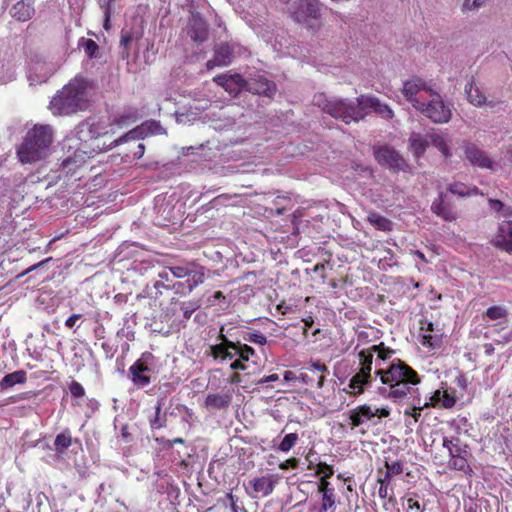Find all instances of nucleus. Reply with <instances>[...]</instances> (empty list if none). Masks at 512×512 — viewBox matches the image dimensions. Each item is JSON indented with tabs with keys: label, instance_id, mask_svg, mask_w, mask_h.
Returning <instances> with one entry per match:
<instances>
[{
	"label": "nucleus",
	"instance_id": "1",
	"mask_svg": "<svg viewBox=\"0 0 512 512\" xmlns=\"http://www.w3.org/2000/svg\"><path fill=\"white\" fill-rule=\"evenodd\" d=\"M313 104L322 109L324 113L331 115L335 119H340L344 123L359 122L367 114V110H372L384 119H392L394 112L390 106L372 95H360L356 102L328 98L324 93H318L313 96Z\"/></svg>",
	"mask_w": 512,
	"mask_h": 512
},
{
	"label": "nucleus",
	"instance_id": "2",
	"mask_svg": "<svg viewBox=\"0 0 512 512\" xmlns=\"http://www.w3.org/2000/svg\"><path fill=\"white\" fill-rule=\"evenodd\" d=\"M378 376L386 387L380 388L379 393L391 399L396 404L407 402L414 396L421 381L419 374L401 359H394L386 369H377Z\"/></svg>",
	"mask_w": 512,
	"mask_h": 512
},
{
	"label": "nucleus",
	"instance_id": "3",
	"mask_svg": "<svg viewBox=\"0 0 512 512\" xmlns=\"http://www.w3.org/2000/svg\"><path fill=\"white\" fill-rule=\"evenodd\" d=\"M89 81L76 76L65 85L50 101V109L54 115H70L86 110L89 105Z\"/></svg>",
	"mask_w": 512,
	"mask_h": 512
},
{
	"label": "nucleus",
	"instance_id": "4",
	"mask_svg": "<svg viewBox=\"0 0 512 512\" xmlns=\"http://www.w3.org/2000/svg\"><path fill=\"white\" fill-rule=\"evenodd\" d=\"M54 141L52 126L36 124L28 130L17 148V157L22 164H32L45 159Z\"/></svg>",
	"mask_w": 512,
	"mask_h": 512
},
{
	"label": "nucleus",
	"instance_id": "5",
	"mask_svg": "<svg viewBox=\"0 0 512 512\" xmlns=\"http://www.w3.org/2000/svg\"><path fill=\"white\" fill-rule=\"evenodd\" d=\"M489 205L503 218L499 224L494 245L507 253H512V208L505 206L503 202L497 199H489Z\"/></svg>",
	"mask_w": 512,
	"mask_h": 512
},
{
	"label": "nucleus",
	"instance_id": "6",
	"mask_svg": "<svg viewBox=\"0 0 512 512\" xmlns=\"http://www.w3.org/2000/svg\"><path fill=\"white\" fill-rule=\"evenodd\" d=\"M416 110L437 124L448 123L452 117L450 104L445 103L436 90H433L420 106H416Z\"/></svg>",
	"mask_w": 512,
	"mask_h": 512
},
{
	"label": "nucleus",
	"instance_id": "7",
	"mask_svg": "<svg viewBox=\"0 0 512 512\" xmlns=\"http://www.w3.org/2000/svg\"><path fill=\"white\" fill-rule=\"evenodd\" d=\"M156 357L151 352H143L129 367V379L136 389H144L152 383Z\"/></svg>",
	"mask_w": 512,
	"mask_h": 512
},
{
	"label": "nucleus",
	"instance_id": "8",
	"mask_svg": "<svg viewBox=\"0 0 512 512\" xmlns=\"http://www.w3.org/2000/svg\"><path fill=\"white\" fill-rule=\"evenodd\" d=\"M280 480V474L267 473L251 478L247 484H244V488L252 499L266 498L274 492Z\"/></svg>",
	"mask_w": 512,
	"mask_h": 512
},
{
	"label": "nucleus",
	"instance_id": "9",
	"mask_svg": "<svg viewBox=\"0 0 512 512\" xmlns=\"http://www.w3.org/2000/svg\"><path fill=\"white\" fill-rule=\"evenodd\" d=\"M433 90V87L420 77H412L404 81L402 87L404 97L415 109L416 106H420Z\"/></svg>",
	"mask_w": 512,
	"mask_h": 512
},
{
	"label": "nucleus",
	"instance_id": "10",
	"mask_svg": "<svg viewBox=\"0 0 512 512\" xmlns=\"http://www.w3.org/2000/svg\"><path fill=\"white\" fill-rule=\"evenodd\" d=\"M378 416L379 418H387L390 416V409L387 407L372 409L370 405H359L350 411L349 420L351 429L361 426L366 421Z\"/></svg>",
	"mask_w": 512,
	"mask_h": 512
},
{
	"label": "nucleus",
	"instance_id": "11",
	"mask_svg": "<svg viewBox=\"0 0 512 512\" xmlns=\"http://www.w3.org/2000/svg\"><path fill=\"white\" fill-rule=\"evenodd\" d=\"M465 159L474 167L493 169L494 161L475 143L464 140L461 144Z\"/></svg>",
	"mask_w": 512,
	"mask_h": 512
},
{
	"label": "nucleus",
	"instance_id": "12",
	"mask_svg": "<svg viewBox=\"0 0 512 512\" xmlns=\"http://www.w3.org/2000/svg\"><path fill=\"white\" fill-rule=\"evenodd\" d=\"M209 27L207 21L199 12H191L188 25L187 35L192 41L201 44L208 38Z\"/></svg>",
	"mask_w": 512,
	"mask_h": 512
},
{
	"label": "nucleus",
	"instance_id": "13",
	"mask_svg": "<svg viewBox=\"0 0 512 512\" xmlns=\"http://www.w3.org/2000/svg\"><path fill=\"white\" fill-rule=\"evenodd\" d=\"M320 16L321 8L317 0H304L297 10L291 12V17L297 23H304L309 18L319 19Z\"/></svg>",
	"mask_w": 512,
	"mask_h": 512
},
{
	"label": "nucleus",
	"instance_id": "14",
	"mask_svg": "<svg viewBox=\"0 0 512 512\" xmlns=\"http://www.w3.org/2000/svg\"><path fill=\"white\" fill-rule=\"evenodd\" d=\"M213 81L223 87L233 97H236L245 89L247 84V81L239 74L218 75L213 78Z\"/></svg>",
	"mask_w": 512,
	"mask_h": 512
},
{
	"label": "nucleus",
	"instance_id": "15",
	"mask_svg": "<svg viewBox=\"0 0 512 512\" xmlns=\"http://www.w3.org/2000/svg\"><path fill=\"white\" fill-rule=\"evenodd\" d=\"M374 155L379 164L387 165L389 168L400 170L405 163L399 153L388 146L379 147Z\"/></svg>",
	"mask_w": 512,
	"mask_h": 512
},
{
	"label": "nucleus",
	"instance_id": "16",
	"mask_svg": "<svg viewBox=\"0 0 512 512\" xmlns=\"http://www.w3.org/2000/svg\"><path fill=\"white\" fill-rule=\"evenodd\" d=\"M307 369L313 374L317 375V378H311L307 374L302 373L301 379L303 383L310 386H315L316 388H322L325 382V373H328V367L326 364L320 362L319 360H311L308 363Z\"/></svg>",
	"mask_w": 512,
	"mask_h": 512
},
{
	"label": "nucleus",
	"instance_id": "17",
	"mask_svg": "<svg viewBox=\"0 0 512 512\" xmlns=\"http://www.w3.org/2000/svg\"><path fill=\"white\" fill-rule=\"evenodd\" d=\"M234 49L228 43L219 44L214 50V57L207 61L206 67L208 70L214 67L228 66L231 63Z\"/></svg>",
	"mask_w": 512,
	"mask_h": 512
},
{
	"label": "nucleus",
	"instance_id": "18",
	"mask_svg": "<svg viewBox=\"0 0 512 512\" xmlns=\"http://www.w3.org/2000/svg\"><path fill=\"white\" fill-rule=\"evenodd\" d=\"M87 153L81 149H76L72 155L67 156L61 164L63 171L71 176H76L78 170L83 168L87 161Z\"/></svg>",
	"mask_w": 512,
	"mask_h": 512
},
{
	"label": "nucleus",
	"instance_id": "19",
	"mask_svg": "<svg viewBox=\"0 0 512 512\" xmlns=\"http://www.w3.org/2000/svg\"><path fill=\"white\" fill-rule=\"evenodd\" d=\"M237 343L234 341H225L210 346L209 354L214 360H232L236 356Z\"/></svg>",
	"mask_w": 512,
	"mask_h": 512
},
{
	"label": "nucleus",
	"instance_id": "20",
	"mask_svg": "<svg viewBox=\"0 0 512 512\" xmlns=\"http://www.w3.org/2000/svg\"><path fill=\"white\" fill-rule=\"evenodd\" d=\"M431 210L445 221H454L456 219L454 208L445 202V194L443 192H440L438 198L433 201Z\"/></svg>",
	"mask_w": 512,
	"mask_h": 512
},
{
	"label": "nucleus",
	"instance_id": "21",
	"mask_svg": "<svg viewBox=\"0 0 512 512\" xmlns=\"http://www.w3.org/2000/svg\"><path fill=\"white\" fill-rule=\"evenodd\" d=\"M12 17L17 21L25 22L32 18L35 13L34 0H20L13 5L10 11Z\"/></svg>",
	"mask_w": 512,
	"mask_h": 512
},
{
	"label": "nucleus",
	"instance_id": "22",
	"mask_svg": "<svg viewBox=\"0 0 512 512\" xmlns=\"http://www.w3.org/2000/svg\"><path fill=\"white\" fill-rule=\"evenodd\" d=\"M372 379V377H366V375L357 372L350 379L348 389H344V391L354 397L359 396L364 393L365 386L372 383Z\"/></svg>",
	"mask_w": 512,
	"mask_h": 512
},
{
	"label": "nucleus",
	"instance_id": "23",
	"mask_svg": "<svg viewBox=\"0 0 512 512\" xmlns=\"http://www.w3.org/2000/svg\"><path fill=\"white\" fill-rule=\"evenodd\" d=\"M420 330L423 332L422 334V345L429 347L431 349L439 346L441 342V338L438 335H433L431 332L434 330V325L432 322L427 320L420 321Z\"/></svg>",
	"mask_w": 512,
	"mask_h": 512
},
{
	"label": "nucleus",
	"instance_id": "24",
	"mask_svg": "<svg viewBox=\"0 0 512 512\" xmlns=\"http://www.w3.org/2000/svg\"><path fill=\"white\" fill-rule=\"evenodd\" d=\"M27 67L30 72L42 73L46 66V62L41 54L34 51L31 47L25 50Z\"/></svg>",
	"mask_w": 512,
	"mask_h": 512
},
{
	"label": "nucleus",
	"instance_id": "25",
	"mask_svg": "<svg viewBox=\"0 0 512 512\" xmlns=\"http://www.w3.org/2000/svg\"><path fill=\"white\" fill-rule=\"evenodd\" d=\"M245 89L254 94H263L271 96L275 91V85L272 82L263 78L260 80L247 82Z\"/></svg>",
	"mask_w": 512,
	"mask_h": 512
},
{
	"label": "nucleus",
	"instance_id": "26",
	"mask_svg": "<svg viewBox=\"0 0 512 512\" xmlns=\"http://www.w3.org/2000/svg\"><path fill=\"white\" fill-rule=\"evenodd\" d=\"M232 401L230 393L223 394H208L205 399V405L213 409H225L229 407Z\"/></svg>",
	"mask_w": 512,
	"mask_h": 512
},
{
	"label": "nucleus",
	"instance_id": "27",
	"mask_svg": "<svg viewBox=\"0 0 512 512\" xmlns=\"http://www.w3.org/2000/svg\"><path fill=\"white\" fill-rule=\"evenodd\" d=\"M384 466L386 468L384 472L382 469H378V477H381L382 480L390 484L394 476L400 475L403 472V463L400 460L392 462L385 461Z\"/></svg>",
	"mask_w": 512,
	"mask_h": 512
},
{
	"label": "nucleus",
	"instance_id": "28",
	"mask_svg": "<svg viewBox=\"0 0 512 512\" xmlns=\"http://www.w3.org/2000/svg\"><path fill=\"white\" fill-rule=\"evenodd\" d=\"M405 512H424L425 505L420 503V497L416 492H407L403 498Z\"/></svg>",
	"mask_w": 512,
	"mask_h": 512
},
{
	"label": "nucleus",
	"instance_id": "29",
	"mask_svg": "<svg viewBox=\"0 0 512 512\" xmlns=\"http://www.w3.org/2000/svg\"><path fill=\"white\" fill-rule=\"evenodd\" d=\"M27 380V374L24 370H18L5 375L0 381V389L5 390L16 384H23Z\"/></svg>",
	"mask_w": 512,
	"mask_h": 512
},
{
	"label": "nucleus",
	"instance_id": "30",
	"mask_svg": "<svg viewBox=\"0 0 512 512\" xmlns=\"http://www.w3.org/2000/svg\"><path fill=\"white\" fill-rule=\"evenodd\" d=\"M99 135L98 126L94 122L85 121L77 126V136L82 141H86V137L97 139Z\"/></svg>",
	"mask_w": 512,
	"mask_h": 512
},
{
	"label": "nucleus",
	"instance_id": "31",
	"mask_svg": "<svg viewBox=\"0 0 512 512\" xmlns=\"http://www.w3.org/2000/svg\"><path fill=\"white\" fill-rule=\"evenodd\" d=\"M73 444V438L69 429L56 435L54 440V449L58 454H64L66 450Z\"/></svg>",
	"mask_w": 512,
	"mask_h": 512
},
{
	"label": "nucleus",
	"instance_id": "32",
	"mask_svg": "<svg viewBox=\"0 0 512 512\" xmlns=\"http://www.w3.org/2000/svg\"><path fill=\"white\" fill-rule=\"evenodd\" d=\"M424 408H427V404L422 403L420 396H413L410 405L404 410L403 414L412 417L414 422L417 423L421 418V411Z\"/></svg>",
	"mask_w": 512,
	"mask_h": 512
},
{
	"label": "nucleus",
	"instance_id": "33",
	"mask_svg": "<svg viewBox=\"0 0 512 512\" xmlns=\"http://www.w3.org/2000/svg\"><path fill=\"white\" fill-rule=\"evenodd\" d=\"M359 358V370L358 373L366 375V377H372V364L373 355L368 349H363L358 353Z\"/></svg>",
	"mask_w": 512,
	"mask_h": 512
},
{
	"label": "nucleus",
	"instance_id": "34",
	"mask_svg": "<svg viewBox=\"0 0 512 512\" xmlns=\"http://www.w3.org/2000/svg\"><path fill=\"white\" fill-rule=\"evenodd\" d=\"M465 92L467 94V99L471 104L481 106L486 103V96L480 91L473 81L466 85Z\"/></svg>",
	"mask_w": 512,
	"mask_h": 512
},
{
	"label": "nucleus",
	"instance_id": "35",
	"mask_svg": "<svg viewBox=\"0 0 512 512\" xmlns=\"http://www.w3.org/2000/svg\"><path fill=\"white\" fill-rule=\"evenodd\" d=\"M367 220L377 230H380V231L392 230V222L388 218L382 216L378 212H374V211L369 212L367 215Z\"/></svg>",
	"mask_w": 512,
	"mask_h": 512
},
{
	"label": "nucleus",
	"instance_id": "36",
	"mask_svg": "<svg viewBox=\"0 0 512 512\" xmlns=\"http://www.w3.org/2000/svg\"><path fill=\"white\" fill-rule=\"evenodd\" d=\"M468 454L463 455H454L453 458H449L448 466L451 469L464 472L465 474H470L472 469L467 460Z\"/></svg>",
	"mask_w": 512,
	"mask_h": 512
},
{
	"label": "nucleus",
	"instance_id": "37",
	"mask_svg": "<svg viewBox=\"0 0 512 512\" xmlns=\"http://www.w3.org/2000/svg\"><path fill=\"white\" fill-rule=\"evenodd\" d=\"M321 494V505L317 509V512H335L337 496L334 492H324Z\"/></svg>",
	"mask_w": 512,
	"mask_h": 512
},
{
	"label": "nucleus",
	"instance_id": "38",
	"mask_svg": "<svg viewBox=\"0 0 512 512\" xmlns=\"http://www.w3.org/2000/svg\"><path fill=\"white\" fill-rule=\"evenodd\" d=\"M508 311L502 305H493L486 309L482 314V319L484 321H494L507 317Z\"/></svg>",
	"mask_w": 512,
	"mask_h": 512
},
{
	"label": "nucleus",
	"instance_id": "39",
	"mask_svg": "<svg viewBox=\"0 0 512 512\" xmlns=\"http://www.w3.org/2000/svg\"><path fill=\"white\" fill-rule=\"evenodd\" d=\"M447 190L454 195H458L460 197L470 196L473 194H477L478 189L476 187H469L461 182H453L448 184Z\"/></svg>",
	"mask_w": 512,
	"mask_h": 512
},
{
	"label": "nucleus",
	"instance_id": "40",
	"mask_svg": "<svg viewBox=\"0 0 512 512\" xmlns=\"http://www.w3.org/2000/svg\"><path fill=\"white\" fill-rule=\"evenodd\" d=\"M411 148L414 154L419 157L424 154L428 141L420 134H412L410 137Z\"/></svg>",
	"mask_w": 512,
	"mask_h": 512
},
{
	"label": "nucleus",
	"instance_id": "41",
	"mask_svg": "<svg viewBox=\"0 0 512 512\" xmlns=\"http://www.w3.org/2000/svg\"><path fill=\"white\" fill-rule=\"evenodd\" d=\"M368 350L370 351V353H372L373 356L374 353H376L377 358L382 361L390 359L395 353L393 349H391L390 347H386L383 342L377 345H372L371 347L368 348Z\"/></svg>",
	"mask_w": 512,
	"mask_h": 512
},
{
	"label": "nucleus",
	"instance_id": "42",
	"mask_svg": "<svg viewBox=\"0 0 512 512\" xmlns=\"http://www.w3.org/2000/svg\"><path fill=\"white\" fill-rule=\"evenodd\" d=\"M430 142L435 148H437L443 154L445 158H449L451 156L450 148L447 144V141L442 135H430Z\"/></svg>",
	"mask_w": 512,
	"mask_h": 512
},
{
	"label": "nucleus",
	"instance_id": "43",
	"mask_svg": "<svg viewBox=\"0 0 512 512\" xmlns=\"http://www.w3.org/2000/svg\"><path fill=\"white\" fill-rule=\"evenodd\" d=\"M148 123H146L147 125ZM145 136V124L138 126L115 141V146L130 140H138Z\"/></svg>",
	"mask_w": 512,
	"mask_h": 512
},
{
	"label": "nucleus",
	"instance_id": "44",
	"mask_svg": "<svg viewBox=\"0 0 512 512\" xmlns=\"http://www.w3.org/2000/svg\"><path fill=\"white\" fill-rule=\"evenodd\" d=\"M299 436L297 433H289L285 435L280 444L278 450L281 452H289L298 442Z\"/></svg>",
	"mask_w": 512,
	"mask_h": 512
},
{
	"label": "nucleus",
	"instance_id": "45",
	"mask_svg": "<svg viewBox=\"0 0 512 512\" xmlns=\"http://www.w3.org/2000/svg\"><path fill=\"white\" fill-rule=\"evenodd\" d=\"M236 343H237L236 356H238L244 362L249 361V359L255 355V350L251 346H249L247 344H242L239 341H237Z\"/></svg>",
	"mask_w": 512,
	"mask_h": 512
},
{
	"label": "nucleus",
	"instance_id": "46",
	"mask_svg": "<svg viewBox=\"0 0 512 512\" xmlns=\"http://www.w3.org/2000/svg\"><path fill=\"white\" fill-rule=\"evenodd\" d=\"M243 339L245 341L251 342L253 344H258V345H262V346L267 344V342H268L267 337L264 334H262L261 332L256 331V330L246 332L243 335Z\"/></svg>",
	"mask_w": 512,
	"mask_h": 512
},
{
	"label": "nucleus",
	"instance_id": "47",
	"mask_svg": "<svg viewBox=\"0 0 512 512\" xmlns=\"http://www.w3.org/2000/svg\"><path fill=\"white\" fill-rule=\"evenodd\" d=\"M315 474L322 478H331L334 474V468L326 462H319L316 465Z\"/></svg>",
	"mask_w": 512,
	"mask_h": 512
},
{
	"label": "nucleus",
	"instance_id": "48",
	"mask_svg": "<svg viewBox=\"0 0 512 512\" xmlns=\"http://www.w3.org/2000/svg\"><path fill=\"white\" fill-rule=\"evenodd\" d=\"M85 54L90 58H95L99 51V45L93 39H82Z\"/></svg>",
	"mask_w": 512,
	"mask_h": 512
},
{
	"label": "nucleus",
	"instance_id": "49",
	"mask_svg": "<svg viewBox=\"0 0 512 512\" xmlns=\"http://www.w3.org/2000/svg\"><path fill=\"white\" fill-rule=\"evenodd\" d=\"M441 396V408H452L457 402L456 395L454 393H449L447 390H442Z\"/></svg>",
	"mask_w": 512,
	"mask_h": 512
},
{
	"label": "nucleus",
	"instance_id": "50",
	"mask_svg": "<svg viewBox=\"0 0 512 512\" xmlns=\"http://www.w3.org/2000/svg\"><path fill=\"white\" fill-rule=\"evenodd\" d=\"M168 270L175 278H179V279L185 278L192 273V270L190 269V267L188 265L171 266V267H168Z\"/></svg>",
	"mask_w": 512,
	"mask_h": 512
},
{
	"label": "nucleus",
	"instance_id": "51",
	"mask_svg": "<svg viewBox=\"0 0 512 512\" xmlns=\"http://www.w3.org/2000/svg\"><path fill=\"white\" fill-rule=\"evenodd\" d=\"M461 440L456 436H444L442 440V446L449 451L450 449L461 446Z\"/></svg>",
	"mask_w": 512,
	"mask_h": 512
},
{
	"label": "nucleus",
	"instance_id": "52",
	"mask_svg": "<svg viewBox=\"0 0 512 512\" xmlns=\"http://www.w3.org/2000/svg\"><path fill=\"white\" fill-rule=\"evenodd\" d=\"M161 404L158 403L155 407V415L150 419V426L152 429H159L164 427V421L160 420Z\"/></svg>",
	"mask_w": 512,
	"mask_h": 512
},
{
	"label": "nucleus",
	"instance_id": "53",
	"mask_svg": "<svg viewBox=\"0 0 512 512\" xmlns=\"http://www.w3.org/2000/svg\"><path fill=\"white\" fill-rule=\"evenodd\" d=\"M69 390L74 398H82L85 395L84 387L75 380L70 383Z\"/></svg>",
	"mask_w": 512,
	"mask_h": 512
},
{
	"label": "nucleus",
	"instance_id": "54",
	"mask_svg": "<svg viewBox=\"0 0 512 512\" xmlns=\"http://www.w3.org/2000/svg\"><path fill=\"white\" fill-rule=\"evenodd\" d=\"M441 392H442L441 389H437L436 391H434V393L430 397L429 402H424V404H427V408L428 407L441 408V404H440L441 397H442Z\"/></svg>",
	"mask_w": 512,
	"mask_h": 512
},
{
	"label": "nucleus",
	"instance_id": "55",
	"mask_svg": "<svg viewBox=\"0 0 512 512\" xmlns=\"http://www.w3.org/2000/svg\"><path fill=\"white\" fill-rule=\"evenodd\" d=\"M317 490L319 493H324V492L327 493V492L335 491L334 487L329 482V478H322V477L319 478Z\"/></svg>",
	"mask_w": 512,
	"mask_h": 512
},
{
	"label": "nucleus",
	"instance_id": "56",
	"mask_svg": "<svg viewBox=\"0 0 512 512\" xmlns=\"http://www.w3.org/2000/svg\"><path fill=\"white\" fill-rule=\"evenodd\" d=\"M299 466V459L292 457L279 464L281 470L296 469Z\"/></svg>",
	"mask_w": 512,
	"mask_h": 512
},
{
	"label": "nucleus",
	"instance_id": "57",
	"mask_svg": "<svg viewBox=\"0 0 512 512\" xmlns=\"http://www.w3.org/2000/svg\"><path fill=\"white\" fill-rule=\"evenodd\" d=\"M378 482L380 484L378 494L381 499H386L389 497L388 494V488L390 486L389 482H385V480H382L381 477H378Z\"/></svg>",
	"mask_w": 512,
	"mask_h": 512
},
{
	"label": "nucleus",
	"instance_id": "58",
	"mask_svg": "<svg viewBox=\"0 0 512 512\" xmlns=\"http://www.w3.org/2000/svg\"><path fill=\"white\" fill-rule=\"evenodd\" d=\"M204 280V274L203 273H195L191 279L187 280L189 290L191 291L194 287H196L198 284L202 283Z\"/></svg>",
	"mask_w": 512,
	"mask_h": 512
},
{
	"label": "nucleus",
	"instance_id": "59",
	"mask_svg": "<svg viewBox=\"0 0 512 512\" xmlns=\"http://www.w3.org/2000/svg\"><path fill=\"white\" fill-rule=\"evenodd\" d=\"M486 0H464L463 8L465 10H473L481 7Z\"/></svg>",
	"mask_w": 512,
	"mask_h": 512
},
{
	"label": "nucleus",
	"instance_id": "60",
	"mask_svg": "<svg viewBox=\"0 0 512 512\" xmlns=\"http://www.w3.org/2000/svg\"><path fill=\"white\" fill-rule=\"evenodd\" d=\"M448 453H449V457H450V458H453V457H454V455H457V454H459V455L469 454V452H468V446H467L466 444L461 445V446H459V447H456V448L450 449V450L448 451Z\"/></svg>",
	"mask_w": 512,
	"mask_h": 512
},
{
	"label": "nucleus",
	"instance_id": "61",
	"mask_svg": "<svg viewBox=\"0 0 512 512\" xmlns=\"http://www.w3.org/2000/svg\"><path fill=\"white\" fill-rule=\"evenodd\" d=\"M158 442L163 443L165 448H171L174 444H184L185 440L181 437L174 438L172 440L156 439Z\"/></svg>",
	"mask_w": 512,
	"mask_h": 512
},
{
	"label": "nucleus",
	"instance_id": "62",
	"mask_svg": "<svg viewBox=\"0 0 512 512\" xmlns=\"http://www.w3.org/2000/svg\"><path fill=\"white\" fill-rule=\"evenodd\" d=\"M51 258H47V259H44L42 261H40L39 263L37 264H34L32 266H30L29 268H27L25 271H23L22 273H20L17 278H21L27 274H29L30 272L38 269L39 267H42L44 264H46L48 261H50Z\"/></svg>",
	"mask_w": 512,
	"mask_h": 512
},
{
	"label": "nucleus",
	"instance_id": "63",
	"mask_svg": "<svg viewBox=\"0 0 512 512\" xmlns=\"http://www.w3.org/2000/svg\"><path fill=\"white\" fill-rule=\"evenodd\" d=\"M230 369L233 371H244L246 370V365L244 364V361L238 358L237 360L233 361L230 364Z\"/></svg>",
	"mask_w": 512,
	"mask_h": 512
},
{
	"label": "nucleus",
	"instance_id": "64",
	"mask_svg": "<svg viewBox=\"0 0 512 512\" xmlns=\"http://www.w3.org/2000/svg\"><path fill=\"white\" fill-rule=\"evenodd\" d=\"M137 120V117L133 114H127V115H122L120 118H119V125H124V124H130V123H134L136 122Z\"/></svg>",
	"mask_w": 512,
	"mask_h": 512
}]
</instances>
